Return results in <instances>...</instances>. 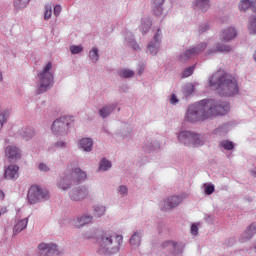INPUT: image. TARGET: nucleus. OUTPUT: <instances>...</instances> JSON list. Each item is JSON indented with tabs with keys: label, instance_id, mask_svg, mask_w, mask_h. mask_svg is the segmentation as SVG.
<instances>
[{
	"label": "nucleus",
	"instance_id": "nucleus-1",
	"mask_svg": "<svg viewBox=\"0 0 256 256\" xmlns=\"http://www.w3.org/2000/svg\"><path fill=\"white\" fill-rule=\"evenodd\" d=\"M229 103L215 102V100H202L198 104L188 107L186 119L188 121H205L214 115H226Z\"/></svg>",
	"mask_w": 256,
	"mask_h": 256
},
{
	"label": "nucleus",
	"instance_id": "nucleus-2",
	"mask_svg": "<svg viewBox=\"0 0 256 256\" xmlns=\"http://www.w3.org/2000/svg\"><path fill=\"white\" fill-rule=\"evenodd\" d=\"M210 87H215L222 97H233L239 93L237 79L223 71L216 72L210 78Z\"/></svg>",
	"mask_w": 256,
	"mask_h": 256
},
{
	"label": "nucleus",
	"instance_id": "nucleus-3",
	"mask_svg": "<svg viewBox=\"0 0 256 256\" xmlns=\"http://www.w3.org/2000/svg\"><path fill=\"white\" fill-rule=\"evenodd\" d=\"M98 253L100 255H115L123 245L122 235H113L111 232L103 231L97 238Z\"/></svg>",
	"mask_w": 256,
	"mask_h": 256
},
{
	"label": "nucleus",
	"instance_id": "nucleus-4",
	"mask_svg": "<svg viewBox=\"0 0 256 256\" xmlns=\"http://www.w3.org/2000/svg\"><path fill=\"white\" fill-rule=\"evenodd\" d=\"M53 67V64L51 62H48L43 70L38 74L39 78V88L38 93H45L47 89H50V87H53V72H51V69Z\"/></svg>",
	"mask_w": 256,
	"mask_h": 256
},
{
	"label": "nucleus",
	"instance_id": "nucleus-5",
	"mask_svg": "<svg viewBox=\"0 0 256 256\" xmlns=\"http://www.w3.org/2000/svg\"><path fill=\"white\" fill-rule=\"evenodd\" d=\"M85 179H87V173L81 171L79 168H75L70 174L60 179L58 187L63 189V191H67V189H71V180L74 183H79V181H85Z\"/></svg>",
	"mask_w": 256,
	"mask_h": 256
},
{
	"label": "nucleus",
	"instance_id": "nucleus-6",
	"mask_svg": "<svg viewBox=\"0 0 256 256\" xmlns=\"http://www.w3.org/2000/svg\"><path fill=\"white\" fill-rule=\"evenodd\" d=\"M27 199L30 205H35L45 199H49V192L41 189V187L34 185L28 190Z\"/></svg>",
	"mask_w": 256,
	"mask_h": 256
},
{
	"label": "nucleus",
	"instance_id": "nucleus-7",
	"mask_svg": "<svg viewBox=\"0 0 256 256\" xmlns=\"http://www.w3.org/2000/svg\"><path fill=\"white\" fill-rule=\"evenodd\" d=\"M73 117L71 116H62L59 119H56L52 124V131L57 135H63L69 131V126L73 123Z\"/></svg>",
	"mask_w": 256,
	"mask_h": 256
},
{
	"label": "nucleus",
	"instance_id": "nucleus-8",
	"mask_svg": "<svg viewBox=\"0 0 256 256\" xmlns=\"http://www.w3.org/2000/svg\"><path fill=\"white\" fill-rule=\"evenodd\" d=\"M178 140L180 143H184V145H203V142L201 141V137L198 134H193L189 131H183L180 132L178 135Z\"/></svg>",
	"mask_w": 256,
	"mask_h": 256
},
{
	"label": "nucleus",
	"instance_id": "nucleus-9",
	"mask_svg": "<svg viewBox=\"0 0 256 256\" xmlns=\"http://www.w3.org/2000/svg\"><path fill=\"white\" fill-rule=\"evenodd\" d=\"M207 49V43H201L196 48H191L186 50L184 53L180 55V62L185 63L193 57V55H199V53H203V50Z\"/></svg>",
	"mask_w": 256,
	"mask_h": 256
},
{
	"label": "nucleus",
	"instance_id": "nucleus-10",
	"mask_svg": "<svg viewBox=\"0 0 256 256\" xmlns=\"http://www.w3.org/2000/svg\"><path fill=\"white\" fill-rule=\"evenodd\" d=\"M69 195L71 201H83V199H87V197H89V189L85 186L75 188L70 191Z\"/></svg>",
	"mask_w": 256,
	"mask_h": 256
},
{
	"label": "nucleus",
	"instance_id": "nucleus-11",
	"mask_svg": "<svg viewBox=\"0 0 256 256\" xmlns=\"http://www.w3.org/2000/svg\"><path fill=\"white\" fill-rule=\"evenodd\" d=\"M39 254L42 256L60 255L57 245L42 243L38 246Z\"/></svg>",
	"mask_w": 256,
	"mask_h": 256
},
{
	"label": "nucleus",
	"instance_id": "nucleus-12",
	"mask_svg": "<svg viewBox=\"0 0 256 256\" xmlns=\"http://www.w3.org/2000/svg\"><path fill=\"white\" fill-rule=\"evenodd\" d=\"M235 37H237V29H235V27L225 28L220 33L221 41H225L226 43L229 41H233Z\"/></svg>",
	"mask_w": 256,
	"mask_h": 256
},
{
	"label": "nucleus",
	"instance_id": "nucleus-13",
	"mask_svg": "<svg viewBox=\"0 0 256 256\" xmlns=\"http://www.w3.org/2000/svg\"><path fill=\"white\" fill-rule=\"evenodd\" d=\"M19 177V166L10 165L6 168L4 172L5 179H17Z\"/></svg>",
	"mask_w": 256,
	"mask_h": 256
},
{
	"label": "nucleus",
	"instance_id": "nucleus-14",
	"mask_svg": "<svg viewBox=\"0 0 256 256\" xmlns=\"http://www.w3.org/2000/svg\"><path fill=\"white\" fill-rule=\"evenodd\" d=\"M247 9H251L256 13V0L253 2L251 0H240L239 10L245 12Z\"/></svg>",
	"mask_w": 256,
	"mask_h": 256
},
{
	"label": "nucleus",
	"instance_id": "nucleus-15",
	"mask_svg": "<svg viewBox=\"0 0 256 256\" xmlns=\"http://www.w3.org/2000/svg\"><path fill=\"white\" fill-rule=\"evenodd\" d=\"M159 31H161V29H158L157 33L154 35L155 42H151L148 44L149 53L154 55H157V51H159Z\"/></svg>",
	"mask_w": 256,
	"mask_h": 256
},
{
	"label": "nucleus",
	"instance_id": "nucleus-16",
	"mask_svg": "<svg viewBox=\"0 0 256 256\" xmlns=\"http://www.w3.org/2000/svg\"><path fill=\"white\" fill-rule=\"evenodd\" d=\"M92 221H93V216H91V215H82L74 221V225H75V227L79 228V227H83V226L91 223Z\"/></svg>",
	"mask_w": 256,
	"mask_h": 256
},
{
	"label": "nucleus",
	"instance_id": "nucleus-17",
	"mask_svg": "<svg viewBox=\"0 0 256 256\" xmlns=\"http://www.w3.org/2000/svg\"><path fill=\"white\" fill-rule=\"evenodd\" d=\"M6 157L8 159H19L21 157V153L19 152V148L15 146H8L5 150Z\"/></svg>",
	"mask_w": 256,
	"mask_h": 256
},
{
	"label": "nucleus",
	"instance_id": "nucleus-18",
	"mask_svg": "<svg viewBox=\"0 0 256 256\" xmlns=\"http://www.w3.org/2000/svg\"><path fill=\"white\" fill-rule=\"evenodd\" d=\"M152 10L153 13L159 17V15H163V3H165V0H152Z\"/></svg>",
	"mask_w": 256,
	"mask_h": 256
},
{
	"label": "nucleus",
	"instance_id": "nucleus-19",
	"mask_svg": "<svg viewBox=\"0 0 256 256\" xmlns=\"http://www.w3.org/2000/svg\"><path fill=\"white\" fill-rule=\"evenodd\" d=\"M179 203H181V198H179V196H171L165 201V207L166 209H173L174 207H177Z\"/></svg>",
	"mask_w": 256,
	"mask_h": 256
},
{
	"label": "nucleus",
	"instance_id": "nucleus-20",
	"mask_svg": "<svg viewBox=\"0 0 256 256\" xmlns=\"http://www.w3.org/2000/svg\"><path fill=\"white\" fill-rule=\"evenodd\" d=\"M28 223H29V220L27 218L18 221L14 226V233H21V231H23L24 229H27Z\"/></svg>",
	"mask_w": 256,
	"mask_h": 256
},
{
	"label": "nucleus",
	"instance_id": "nucleus-21",
	"mask_svg": "<svg viewBox=\"0 0 256 256\" xmlns=\"http://www.w3.org/2000/svg\"><path fill=\"white\" fill-rule=\"evenodd\" d=\"M80 147L84 151H91V148L93 147V140L91 138H83L80 140Z\"/></svg>",
	"mask_w": 256,
	"mask_h": 256
},
{
	"label": "nucleus",
	"instance_id": "nucleus-22",
	"mask_svg": "<svg viewBox=\"0 0 256 256\" xmlns=\"http://www.w3.org/2000/svg\"><path fill=\"white\" fill-rule=\"evenodd\" d=\"M217 51H219L220 53H229L231 51H233V48H231V46L229 45H218L216 50L208 51V55H211L212 53H217Z\"/></svg>",
	"mask_w": 256,
	"mask_h": 256
},
{
	"label": "nucleus",
	"instance_id": "nucleus-23",
	"mask_svg": "<svg viewBox=\"0 0 256 256\" xmlns=\"http://www.w3.org/2000/svg\"><path fill=\"white\" fill-rule=\"evenodd\" d=\"M114 109L115 107L111 105L103 107L99 110L100 117H102V119H105V117H109V115L113 113Z\"/></svg>",
	"mask_w": 256,
	"mask_h": 256
},
{
	"label": "nucleus",
	"instance_id": "nucleus-24",
	"mask_svg": "<svg viewBox=\"0 0 256 256\" xmlns=\"http://www.w3.org/2000/svg\"><path fill=\"white\" fill-rule=\"evenodd\" d=\"M211 5L209 4V0H197L196 1V7L200 9V11L205 12L207 9H209Z\"/></svg>",
	"mask_w": 256,
	"mask_h": 256
},
{
	"label": "nucleus",
	"instance_id": "nucleus-25",
	"mask_svg": "<svg viewBox=\"0 0 256 256\" xmlns=\"http://www.w3.org/2000/svg\"><path fill=\"white\" fill-rule=\"evenodd\" d=\"M131 245L134 247H139L141 245V234L139 232H135L130 238Z\"/></svg>",
	"mask_w": 256,
	"mask_h": 256
},
{
	"label": "nucleus",
	"instance_id": "nucleus-26",
	"mask_svg": "<svg viewBox=\"0 0 256 256\" xmlns=\"http://www.w3.org/2000/svg\"><path fill=\"white\" fill-rule=\"evenodd\" d=\"M256 233V223H252L245 232V239H251Z\"/></svg>",
	"mask_w": 256,
	"mask_h": 256
},
{
	"label": "nucleus",
	"instance_id": "nucleus-27",
	"mask_svg": "<svg viewBox=\"0 0 256 256\" xmlns=\"http://www.w3.org/2000/svg\"><path fill=\"white\" fill-rule=\"evenodd\" d=\"M31 0H14L15 9H25Z\"/></svg>",
	"mask_w": 256,
	"mask_h": 256
},
{
	"label": "nucleus",
	"instance_id": "nucleus-28",
	"mask_svg": "<svg viewBox=\"0 0 256 256\" xmlns=\"http://www.w3.org/2000/svg\"><path fill=\"white\" fill-rule=\"evenodd\" d=\"M248 31L250 35H256V17L252 18L248 23Z\"/></svg>",
	"mask_w": 256,
	"mask_h": 256
},
{
	"label": "nucleus",
	"instance_id": "nucleus-29",
	"mask_svg": "<svg viewBox=\"0 0 256 256\" xmlns=\"http://www.w3.org/2000/svg\"><path fill=\"white\" fill-rule=\"evenodd\" d=\"M134 75H135V72H133V70L122 69L119 71V76L123 77L124 79H129L130 77H133Z\"/></svg>",
	"mask_w": 256,
	"mask_h": 256
},
{
	"label": "nucleus",
	"instance_id": "nucleus-30",
	"mask_svg": "<svg viewBox=\"0 0 256 256\" xmlns=\"http://www.w3.org/2000/svg\"><path fill=\"white\" fill-rule=\"evenodd\" d=\"M89 57H90L91 61H93L94 63H97V61H99V50L94 47L89 52Z\"/></svg>",
	"mask_w": 256,
	"mask_h": 256
},
{
	"label": "nucleus",
	"instance_id": "nucleus-31",
	"mask_svg": "<svg viewBox=\"0 0 256 256\" xmlns=\"http://www.w3.org/2000/svg\"><path fill=\"white\" fill-rule=\"evenodd\" d=\"M220 145L223 149H226V151H233V149H235V145L229 140L222 141Z\"/></svg>",
	"mask_w": 256,
	"mask_h": 256
},
{
	"label": "nucleus",
	"instance_id": "nucleus-32",
	"mask_svg": "<svg viewBox=\"0 0 256 256\" xmlns=\"http://www.w3.org/2000/svg\"><path fill=\"white\" fill-rule=\"evenodd\" d=\"M100 171H107V169H111V162L106 159H102L99 166Z\"/></svg>",
	"mask_w": 256,
	"mask_h": 256
},
{
	"label": "nucleus",
	"instance_id": "nucleus-33",
	"mask_svg": "<svg viewBox=\"0 0 256 256\" xmlns=\"http://www.w3.org/2000/svg\"><path fill=\"white\" fill-rule=\"evenodd\" d=\"M95 217H103L105 215V207L104 206H96L94 208Z\"/></svg>",
	"mask_w": 256,
	"mask_h": 256
},
{
	"label": "nucleus",
	"instance_id": "nucleus-34",
	"mask_svg": "<svg viewBox=\"0 0 256 256\" xmlns=\"http://www.w3.org/2000/svg\"><path fill=\"white\" fill-rule=\"evenodd\" d=\"M51 15H53V7L51 5L45 6L44 19H51Z\"/></svg>",
	"mask_w": 256,
	"mask_h": 256
},
{
	"label": "nucleus",
	"instance_id": "nucleus-35",
	"mask_svg": "<svg viewBox=\"0 0 256 256\" xmlns=\"http://www.w3.org/2000/svg\"><path fill=\"white\" fill-rule=\"evenodd\" d=\"M193 71H195V66L186 68L182 73V78L185 79L187 77H191L193 75Z\"/></svg>",
	"mask_w": 256,
	"mask_h": 256
},
{
	"label": "nucleus",
	"instance_id": "nucleus-36",
	"mask_svg": "<svg viewBox=\"0 0 256 256\" xmlns=\"http://www.w3.org/2000/svg\"><path fill=\"white\" fill-rule=\"evenodd\" d=\"M70 51H71L72 55H77V54L81 53V51H83V46L72 45V46H70Z\"/></svg>",
	"mask_w": 256,
	"mask_h": 256
},
{
	"label": "nucleus",
	"instance_id": "nucleus-37",
	"mask_svg": "<svg viewBox=\"0 0 256 256\" xmlns=\"http://www.w3.org/2000/svg\"><path fill=\"white\" fill-rule=\"evenodd\" d=\"M215 193V186L212 184H205V194L213 195Z\"/></svg>",
	"mask_w": 256,
	"mask_h": 256
},
{
	"label": "nucleus",
	"instance_id": "nucleus-38",
	"mask_svg": "<svg viewBox=\"0 0 256 256\" xmlns=\"http://www.w3.org/2000/svg\"><path fill=\"white\" fill-rule=\"evenodd\" d=\"M7 112L0 113V130L3 129V125H5V121H7Z\"/></svg>",
	"mask_w": 256,
	"mask_h": 256
},
{
	"label": "nucleus",
	"instance_id": "nucleus-39",
	"mask_svg": "<svg viewBox=\"0 0 256 256\" xmlns=\"http://www.w3.org/2000/svg\"><path fill=\"white\" fill-rule=\"evenodd\" d=\"M194 87H193V84H188L184 87V93L185 95H191V93H193L194 91Z\"/></svg>",
	"mask_w": 256,
	"mask_h": 256
},
{
	"label": "nucleus",
	"instance_id": "nucleus-40",
	"mask_svg": "<svg viewBox=\"0 0 256 256\" xmlns=\"http://www.w3.org/2000/svg\"><path fill=\"white\" fill-rule=\"evenodd\" d=\"M170 103L171 105H177V103H179V99H177V96L175 94L171 95Z\"/></svg>",
	"mask_w": 256,
	"mask_h": 256
},
{
	"label": "nucleus",
	"instance_id": "nucleus-41",
	"mask_svg": "<svg viewBox=\"0 0 256 256\" xmlns=\"http://www.w3.org/2000/svg\"><path fill=\"white\" fill-rule=\"evenodd\" d=\"M118 191H119V193H121V195H127V192H128V189H127V186H120L119 188H118Z\"/></svg>",
	"mask_w": 256,
	"mask_h": 256
},
{
	"label": "nucleus",
	"instance_id": "nucleus-42",
	"mask_svg": "<svg viewBox=\"0 0 256 256\" xmlns=\"http://www.w3.org/2000/svg\"><path fill=\"white\" fill-rule=\"evenodd\" d=\"M39 170H40V171L47 172V171H49V166L46 165V164L40 163V164H39Z\"/></svg>",
	"mask_w": 256,
	"mask_h": 256
},
{
	"label": "nucleus",
	"instance_id": "nucleus-43",
	"mask_svg": "<svg viewBox=\"0 0 256 256\" xmlns=\"http://www.w3.org/2000/svg\"><path fill=\"white\" fill-rule=\"evenodd\" d=\"M191 233H192L193 235H197V234L199 233V228L197 227V225L193 224V225L191 226Z\"/></svg>",
	"mask_w": 256,
	"mask_h": 256
},
{
	"label": "nucleus",
	"instance_id": "nucleus-44",
	"mask_svg": "<svg viewBox=\"0 0 256 256\" xmlns=\"http://www.w3.org/2000/svg\"><path fill=\"white\" fill-rule=\"evenodd\" d=\"M61 13V5H56L54 7V15L59 16V14Z\"/></svg>",
	"mask_w": 256,
	"mask_h": 256
},
{
	"label": "nucleus",
	"instance_id": "nucleus-45",
	"mask_svg": "<svg viewBox=\"0 0 256 256\" xmlns=\"http://www.w3.org/2000/svg\"><path fill=\"white\" fill-rule=\"evenodd\" d=\"M151 29V23H149L147 26H142V33H147Z\"/></svg>",
	"mask_w": 256,
	"mask_h": 256
},
{
	"label": "nucleus",
	"instance_id": "nucleus-46",
	"mask_svg": "<svg viewBox=\"0 0 256 256\" xmlns=\"http://www.w3.org/2000/svg\"><path fill=\"white\" fill-rule=\"evenodd\" d=\"M55 147H65V142H57Z\"/></svg>",
	"mask_w": 256,
	"mask_h": 256
},
{
	"label": "nucleus",
	"instance_id": "nucleus-47",
	"mask_svg": "<svg viewBox=\"0 0 256 256\" xmlns=\"http://www.w3.org/2000/svg\"><path fill=\"white\" fill-rule=\"evenodd\" d=\"M5 199V193L0 190V201H3Z\"/></svg>",
	"mask_w": 256,
	"mask_h": 256
},
{
	"label": "nucleus",
	"instance_id": "nucleus-48",
	"mask_svg": "<svg viewBox=\"0 0 256 256\" xmlns=\"http://www.w3.org/2000/svg\"><path fill=\"white\" fill-rule=\"evenodd\" d=\"M7 212V208H2L1 211H0V216L2 213H6Z\"/></svg>",
	"mask_w": 256,
	"mask_h": 256
},
{
	"label": "nucleus",
	"instance_id": "nucleus-49",
	"mask_svg": "<svg viewBox=\"0 0 256 256\" xmlns=\"http://www.w3.org/2000/svg\"><path fill=\"white\" fill-rule=\"evenodd\" d=\"M169 243V245H172L173 247H177V243H175V242H168Z\"/></svg>",
	"mask_w": 256,
	"mask_h": 256
},
{
	"label": "nucleus",
	"instance_id": "nucleus-50",
	"mask_svg": "<svg viewBox=\"0 0 256 256\" xmlns=\"http://www.w3.org/2000/svg\"><path fill=\"white\" fill-rule=\"evenodd\" d=\"M133 49H135V50L139 49V45L135 44V45L133 46Z\"/></svg>",
	"mask_w": 256,
	"mask_h": 256
},
{
	"label": "nucleus",
	"instance_id": "nucleus-51",
	"mask_svg": "<svg viewBox=\"0 0 256 256\" xmlns=\"http://www.w3.org/2000/svg\"><path fill=\"white\" fill-rule=\"evenodd\" d=\"M0 81H3V75L0 73Z\"/></svg>",
	"mask_w": 256,
	"mask_h": 256
},
{
	"label": "nucleus",
	"instance_id": "nucleus-52",
	"mask_svg": "<svg viewBox=\"0 0 256 256\" xmlns=\"http://www.w3.org/2000/svg\"><path fill=\"white\" fill-rule=\"evenodd\" d=\"M254 60H255V62H256V51H255V53H254Z\"/></svg>",
	"mask_w": 256,
	"mask_h": 256
},
{
	"label": "nucleus",
	"instance_id": "nucleus-53",
	"mask_svg": "<svg viewBox=\"0 0 256 256\" xmlns=\"http://www.w3.org/2000/svg\"><path fill=\"white\" fill-rule=\"evenodd\" d=\"M255 249H256V245H255Z\"/></svg>",
	"mask_w": 256,
	"mask_h": 256
}]
</instances>
